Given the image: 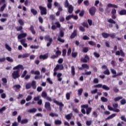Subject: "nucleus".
Returning a JSON list of instances; mask_svg holds the SVG:
<instances>
[{"instance_id": "nucleus-1", "label": "nucleus", "mask_w": 126, "mask_h": 126, "mask_svg": "<svg viewBox=\"0 0 126 126\" xmlns=\"http://www.w3.org/2000/svg\"><path fill=\"white\" fill-rule=\"evenodd\" d=\"M14 71L13 73H12V76L13 79H16L17 78H19V77H20V69L22 70H24V67L22 64H18V65L15 66L13 68Z\"/></svg>"}, {"instance_id": "nucleus-2", "label": "nucleus", "mask_w": 126, "mask_h": 126, "mask_svg": "<svg viewBox=\"0 0 126 126\" xmlns=\"http://www.w3.org/2000/svg\"><path fill=\"white\" fill-rule=\"evenodd\" d=\"M64 6L66 8H67L68 12H69V13H72V11H73V6L69 4L67 0L65 2Z\"/></svg>"}, {"instance_id": "nucleus-3", "label": "nucleus", "mask_w": 126, "mask_h": 126, "mask_svg": "<svg viewBox=\"0 0 126 126\" xmlns=\"http://www.w3.org/2000/svg\"><path fill=\"white\" fill-rule=\"evenodd\" d=\"M59 69H60V70H63V64H58L56 65V67L54 69V76H56V75H57V71H58Z\"/></svg>"}, {"instance_id": "nucleus-4", "label": "nucleus", "mask_w": 126, "mask_h": 126, "mask_svg": "<svg viewBox=\"0 0 126 126\" xmlns=\"http://www.w3.org/2000/svg\"><path fill=\"white\" fill-rule=\"evenodd\" d=\"M63 36H64V33L63 32L61 31L58 36V41L61 42V43H64V40L62 39Z\"/></svg>"}, {"instance_id": "nucleus-5", "label": "nucleus", "mask_w": 126, "mask_h": 126, "mask_svg": "<svg viewBox=\"0 0 126 126\" xmlns=\"http://www.w3.org/2000/svg\"><path fill=\"white\" fill-rule=\"evenodd\" d=\"M39 8L41 10V15H46V14H47V9L46 8L40 6Z\"/></svg>"}, {"instance_id": "nucleus-6", "label": "nucleus", "mask_w": 126, "mask_h": 126, "mask_svg": "<svg viewBox=\"0 0 126 126\" xmlns=\"http://www.w3.org/2000/svg\"><path fill=\"white\" fill-rule=\"evenodd\" d=\"M44 107L47 111H52V108L51 107V103L49 102H46L45 103Z\"/></svg>"}, {"instance_id": "nucleus-7", "label": "nucleus", "mask_w": 126, "mask_h": 126, "mask_svg": "<svg viewBox=\"0 0 126 126\" xmlns=\"http://www.w3.org/2000/svg\"><path fill=\"white\" fill-rule=\"evenodd\" d=\"M90 14L91 15H94L95 14V12H96V8L95 7H93L90 9Z\"/></svg>"}, {"instance_id": "nucleus-8", "label": "nucleus", "mask_w": 126, "mask_h": 126, "mask_svg": "<svg viewBox=\"0 0 126 126\" xmlns=\"http://www.w3.org/2000/svg\"><path fill=\"white\" fill-rule=\"evenodd\" d=\"M107 107L108 110H109L110 111H113V112H115L116 113H119V112H120V109H114L110 105H108Z\"/></svg>"}, {"instance_id": "nucleus-9", "label": "nucleus", "mask_w": 126, "mask_h": 126, "mask_svg": "<svg viewBox=\"0 0 126 126\" xmlns=\"http://www.w3.org/2000/svg\"><path fill=\"white\" fill-rule=\"evenodd\" d=\"M81 62H83V63H87L88 61H89V57L88 56L86 55L84 58H82L81 59Z\"/></svg>"}, {"instance_id": "nucleus-10", "label": "nucleus", "mask_w": 126, "mask_h": 126, "mask_svg": "<svg viewBox=\"0 0 126 126\" xmlns=\"http://www.w3.org/2000/svg\"><path fill=\"white\" fill-rule=\"evenodd\" d=\"M27 36V34L26 33H21L18 36V39H22V38H25Z\"/></svg>"}, {"instance_id": "nucleus-11", "label": "nucleus", "mask_w": 126, "mask_h": 126, "mask_svg": "<svg viewBox=\"0 0 126 126\" xmlns=\"http://www.w3.org/2000/svg\"><path fill=\"white\" fill-rule=\"evenodd\" d=\"M45 40L46 41H49V42H53V39L50 37L49 35H46L44 37Z\"/></svg>"}, {"instance_id": "nucleus-12", "label": "nucleus", "mask_w": 126, "mask_h": 126, "mask_svg": "<svg viewBox=\"0 0 126 126\" xmlns=\"http://www.w3.org/2000/svg\"><path fill=\"white\" fill-rule=\"evenodd\" d=\"M107 7H113L114 8H118V6L112 3H108L107 4Z\"/></svg>"}, {"instance_id": "nucleus-13", "label": "nucleus", "mask_w": 126, "mask_h": 126, "mask_svg": "<svg viewBox=\"0 0 126 126\" xmlns=\"http://www.w3.org/2000/svg\"><path fill=\"white\" fill-rule=\"evenodd\" d=\"M101 35H102V37L105 38H107L108 37H110V34L106 33V32H103Z\"/></svg>"}, {"instance_id": "nucleus-14", "label": "nucleus", "mask_w": 126, "mask_h": 126, "mask_svg": "<svg viewBox=\"0 0 126 126\" xmlns=\"http://www.w3.org/2000/svg\"><path fill=\"white\" fill-rule=\"evenodd\" d=\"M39 59H42V60H46V59H48V54H45L44 55H40L39 56Z\"/></svg>"}, {"instance_id": "nucleus-15", "label": "nucleus", "mask_w": 126, "mask_h": 126, "mask_svg": "<svg viewBox=\"0 0 126 126\" xmlns=\"http://www.w3.org/2000/svg\"><path fill=\"white\" fill-rule=\"evenodd\" d=\"M5 7H6V4L4 3L2 6H1L0 8V12H2L3 10L5 9Z\"/></svg>"}, {"instance_id": "nucleus-16", "label": "nucleus", "mask_w": 126, "mask_h": 126, "mask_svg": "<svg viewBox=\"0 0 126 126\" xmlns=\"http://www.w3.org/2000/svg\"><path fill=\"white\" fill-rule=\"evenodd\" d=\"M72 117V113L69 114L68 115H65V118L66 120H69Z\"/></svg>"}, {"instance_id": "nucleus-17", "label": "nucleus", "mask_w": 126, "mask_h": 126, "mask_svg": "<svg viewBox=\"0 0 126 126\" xmlns=\"http://www.w3.org/2000/svg\"><path fill=\"white\" fill-rule=\"evenodd\" d=\"M41 96L42 97V98L45 99L48 96L47 93H46V92H42L41 94Z\"/></svg>"}, {"instance_id": "nucleus-18", "label": "nucleus", "mask_w": 126, "mask_h": 126, "mask_svg": "<svg viewBox=\"0 0 126 126\" xmlns=\"http://www.w3.org/2000/svg\"><path fill=\"white\" fill-rule=\"evenodd\" d=\"M54 103L59 106H61V107H63V104L62 102H60L57 100H54Z\"/></svg>"}, {"instance_id": "nucleus-19", "label": "nucleus", "mask_w": 126, "mask_h": 126, "mask_svg": "<svg viewBox=\"0 0 126 126\" xmlns=\"http://www.w3.org/2000/svg\"><path fill=\"white\" fill-rule=\"evenodd\" d=\"M77 33H76V31L75 30L72 33V34L70 36L71 39H73L75 36H76Z\"/></svg>"}, {"instance_id": "nucleus-20", "label": "nucleus", "mask_w": 126, "mask_h": 126, "mask_svg": "<svg viewBox=\"0 0 126 126\" xmlns=\"http://www.w3.org/2000/svg\"><path fill=\"white\" fill-rule=\"evenodd\" d=\"M103 85L101 84H98L94 86V88H102Z\"/></svg>"}, {"instance_id": "nucleus-21", "label": "nucleus", "mask_w": 126, "mask_h": 126, "mask_svg": "<svg viewBox=\"0 0 126 126\" xmlns=\"http://www.w3.org/2000/svg\"><path fill=\"white\" fill-rule=\"evenodd\" d=\"M91 111H92V108L88 107V108H87V109H86V114H87V115H88L90 113H91Z\"/></svg>"}, {"instance_id": "nucleus-22", "label": "nucleus", "mask_w": 126, "mask_h": 126, "mask_svg": "<svg viewBox=\"0 0 126 126\" xmlns=\"http://www.w3.org/2000/svg\"><path fill=\"white\" fill-rule=\"evenodd\" d=\"M28 123V119H23L21 121V125H24L25 124H27Z\"/></svg>"}, {"instance_id": "nucleus-23", "label": "nucleus", "mask_w": 126, "mask_h": 126, "mask_svg": "<svg viewBox=\"0 0 126 126\" xmlns=\"http://www.w3.org/2000/svg\"><path fill=\"white\" fill-rule=\"evenodd\" d=\"M5 46L6 50H8L9 51V52H11V50H12L11 47H10V46H9V45H8V44H5Z\"/></svg>"}, {"instance_id": "nucleus-24", "label": "nucleus", "mask_w": 126, "mask_h": 126, "mask_svg": "<svg viewBox=\"0 0 126 126\" xmlns=\"http://www.w3.org/2000/svg\"><path fill=\"white\" fill-rule=\"evenodd\" d=\"M119 14H120V15H125V14H126V10L123 9V10H121Z\"/></svg>"}, {"instance_id": "nucleus-25", "label": "nucleus", "mask_w": 126, "mask_h": 126, "mask_svg": "<svg viewBox=\"0 0 126 126\" xmlns=\"http://www.w3.org/2000/svg\"><path fill=\"white\" fill-rule=\"evenodd\" d=\"M115 117H116V114H113L110 116H109L107 118H106V120H111V119H113V118H115Z\"/></svg>"}, {"instance_id": "nucleus-26", "label": "nucleus", "mask_w": 126, "mask_h": 126, "mask_svg": "<svg viewBox=\"0 0 126 126\" xmlns=\"http://www.w3.org/2000/svg\"><path fill=\"white\" fill-rule=\"evenodd\" d=\"M70 94H71V92L66 94V99L67 100H69V99H70Z\"/></svg>"}, {"instance_id": "nucleus-27", "label": "nucleus", "mask_w": 126, "mask_h": 126, "mask_svg": "<svg viewBox=\"0 0 126 126\" xmlns=\"http://www.w3.org/2000/svg\"><path fill=\"white\" fill-rule=\"evenodd\" d=\"M75 68L74 66H71V73L72 75H75Z\"/></svg>"}, {"instance_id": "nucleus-28", "label": "nucleus", "mask_w": 126, "mask_h": 126, "mask_svg": "<svg viewBox=\"0 0 126 126\" xmlns=\"http://www.w3.org/2000/svg\"><path fill=\"white\" fill-rule=\"evenodd\" d=\"M102 89H104V90L108 91L110 90V88L107 86V85H102Z\"/></svg>"}, {"instance_id": "nucleus-29", "label": "nucleus", "mask_w": 126, "mask_h": 126, "mask_svg": "<svg viewBox=\"0 0 126 126\" xmlns=\"http://www.w3.org/2000/svg\"><path fill=\"white\" fill-rule=\"evenodd\" d=\"M31 86H32V83H28L26 85V88L27 89H30L31 88Z\"/></svg>"}, {"instance_id": "nucleus-30", "label": "nucleus", "mask_w": 126, "mask_h": 126, "mask_svg": "<svg viewBox=\"0 0 126 126\" xmlns=\"http://www.w3.org/2000/svg\"><path fill=\"white\" fill-rule=\"evenodd\" d=\"M42 77H43V75H36L34 77V79L37 80V79H41V78H42Z\"/></svg>"}, {"instance_id": "nucleus-31", "label": "nucleus", "mask_w": 126, "mask_h": 126, "mask_svg": "<svg viewBox=\"0 0 126 126\" xmlns=\"http://www.w3.org/2000/svg\"><path fill=\"white\" fill-rule=\"evenodd\" d=\"M78 95L81 96V94H82V92H83V89L82 88H81L78 90Z\"/></svg>"}, {"instance_id": "nucleus-32", "label": "nucleus", "mask_w": 126, "mask_h": 126, "mask_svg": "<svg viewBox=\"0 0 126 126\" xmlns=\"http://www.w3.org/2000/svg\"><path fill=\"white\" fill-rule=\"evenodd\" d=\"M32 87L33 88V89H36V81H33L32 82Z\"/></svg>"}, {"instance_id": "nucleus-33", "label": "nucleus", "mask_w": 126, "mask_h": 126, "mask_svg": "<svg viewBox=\"0 0 126 126\" xmlns=\"http://www.w3.org/2000/svg\"><path fill=\"white\" fill-rule=\"evenodd\" d=\"M103 73L106 75H110V70H109V69H107L105 71L103 72Z\"/></svg>"}, {"instance_id": "nucleus-34", "label": "nucleus", "mask_w": 126, "mask_h": 126, "mask_svg": "<svg viewBox=\"0 0 126 126\" xmlns=\"http://www.w3.org/2000/svg\"><path fill=\"white\" fill-rule=\"evenodd\" d=\"M98 92V89H95L94 90L91 91V93L92 94H96Z\"/></svg>"}, {"instance_id": "nucleus-35", "label": "nucleus", "mask_w": 126, "mask_h": 126, "mask_svg": "<svg viewBox=\"0 0 126 126\" xmlns=\"http://www.w3.org/2000/svg\"><path fill=\"white\" fill-rule=\"evenodd\" d=\"M55 125H62V121L59 120H55Z\"/></svg>"}, {"instance_id": "nucleus-36", "label": "nucleus", "mask_w": 126, "mask_h": 126, "mask_svg": "<svg viewBox=\"0 0 126 126\" xmlns=\"http://www.w3.org/2000/svg\"><path fill=\"white\" fill-rule=\"evenodd\" d=\"M18 23H19L20 25H21V26H23V25H24V22H23L22 19H19Z\"/></svg>"}, {"instance_id": "nucleus-37", "label": "nucleus", "mask_w": 126, "mask_h": 126, "mask_svg": "<svg viewBox=\"0 0 126 126\" xmlns=\"http://www.w3.org/2000/svg\"><path fill=\"white\" fill-rule=\"evenodd\" d=\"M82 66L83 68H86V69H89V66L87 64H83Z\"/></svg>"}, {"instance_id": "nucleus-38", "label": "nucleus", "mask_w": 126, "mask_h": 126, "mask_svg": "<svg viewBox=\"0 0 126 126\" xmlns=\"http://www.w3.org/2000/svg\"><path fill=\"white\" fill-rule=\"evenodd\" d=\"M32 73H33V74H35V75H40V71L36 70L35 71H32Z\"/></svg>"}, {"instance_id": "nucleus-39", "label": "nucleus", "mask_w": 126, "mask_h": 126, "mask_svg": "<svg viewBox=\"0 0 126 126\" xmlns=\"http://www.w3.org/2000/svg\"><path fill=\"white\" fill-rule=\"evenodd\" d=\"M26 74H27V71L25 70L21 75V78H23L25 77V76H26Z\"/></svg>"}, {"instance_id": "nucleus-40", "label": "nucleus", "mask_w": 126, "mask_h": 126, "mask_svg": "<svg viewBox=\"0 0 126 126\" xmlns=\"http://www.w3.org/2000/svg\"><path fill=\"white\" fill-rule=\"evenodd\" d=\"M109 23H112V24H116V22L112 19H110L108 20Z\"/></svg>"}, {"instance_id": "nucleus-41", "label": "nucleus", "mask_w": 126, "mask_h": 126, "mask_svg": "<svg viewBox=\"0 0 126 126\" xmlns=\"http://www.w3.org/2000/svg\"><path fill=\"white\" fill-rule=\"evenodd\" d=\"M121 99H123L122 96H119V97H115L114 98V101L115 102H117V101H120V100H121Z\"/></svg>"}, {"instance_id": "nucleus-42", "label": "nucleus", "mask_w": 126, "mask_h": 126, "mask_svg": "<svg viewBox=\"0 0 126 126\" xmlns=\"http://www.w3.org/2000/svg\"><path fill=\"white\" fill-rule=\"evenodd\" d=\"M88 43L89 45H91V46H95L96 45V43L92 41H89Z\"/></svg>"}, {"instance_id": "nucleus-43", "label": "nucleus", "mask_w": 126, "mask_h": 126, "mask_svg": "<svg viewBox=\"0 0 126 126\" xmlns=\"http://www.w3.org/2000/svg\"><path fill=\"white\" fill-rule=\"evenodd\" d=\"M72 58H76L77 56V52H72L71 53Z\"/></svg>"}, {"instance_id": "nucleus-44", "label": "nucleus", "mask_w": 126, "mask_h": 126, "mask_svg": "<svg viewBox=\"0 0 126 126\" xmlns=\"http://www.w3.org/2000/svg\"><path fill=\"white\" fill-rule=\"evenodd\" d=\"M30 56V54L26 53L23 55V59H25V58H28Z\"/></svg>"}, {"instance_id": "nucleus-45", "label": "nucleus", "mask_w": 126, "mask_h": 126, "mask_svg": "<svg viewBox=\"0 0 126 126\" xmlns=\"http://www.w3.org/2000/svg\"><path fill=\"white\" fill-rule=\"evenodd\" d=\"M101 100L102 102H107L108 101V99H107L105 97H101Z\"/></svg>"}, {"instance_id": "nucleus-46", "label": "nucleus", "mask_w": 126, "mask_h": 126, "mask_svg": "<svg viewBox=\"0 0 126 126\" xmlns=\"http://www.w3.org/2000/svg\"><path fill=\"white\" fill-rule=\"evenodd\" d=\"M94 55L95 58H100V54H99V53H97V52H94Z\"/></svg>"}, {"instance_id": "nucleus-47", "label": "nucleus", "mask_w": 126, "mask_h": 126, "mask_svg": "<svg viewBox=\"0 0 126 126\" xmlns=\"http://www.w3.org/2000/svg\"><path fill=\"white\" fill-rule=\"evenodd\" d=\"M120 55H121V57H123V58H125V57L126 56V55L125 54V53L122 50H120Z\"/></svg>"}, {"instance_id": "nucleus-48", "label": "nucleus", "mask_w": 126, "mask_h": 126, "mask_svg": "<svg viewBox=\"0 0 126 126\" xmlns=\"http://www.w3.org/2000/svg\"><path fill=\"white\" fill-rule=\"evenodd\" d=\"M88 107L89 105L88 104L82 105L81 106V107L83 109H88Z\"/></svg>"}, {"instance_id": "nucleus-49", "label": "nucleus", "mask_w": 126, "mask_h": 126, "mask_svg": "<svg viewBox=\"0 0 126 126\" xmlns=\"http://www.w3.org/2000/svg\"><path fill=\"white\" fill-rule=\"evenodd\" d=\"M6 60L9 62L10 63H13V60L12 59H10V57H6Z\"/></svg>"}, {"instance_id": "nucleus-50", "label": "nucleus", "mask_w": 126, "mask_h": 126, "mask_svg": "<svg viewBox=\"0 0 126 126\" xmlns=\"http://www.w3.org/2000/svg\"><path fill=\"white\" fill-rule=\"evenodd\" d=\"M91 124H92V121H86V125L87 126H91Z\"/></svg>"}, {"instance_id": "nucleus-51", "label": "nucleus", "mask_w": 126, "mask_h": 126, "mask_svg": "<svg viewBox=\"0 0 126 126\" xmlns=\"http://www.w3.org/2000/svg\"><path fill=\"white\" fill-rule=\"evenodd\" d=\"M73 16V15H68L65 18V19L67 20V21H68V20H69V19H70Z\"/></svg>"}, {"instance_id": "nucleus-52", "label": "nucleus", "mask_w": 126, "mask_h": 126, "mask_svg": "<svg viewBox=\"0 0 126 126\" xmlns=\"http://www.w3.org/2000/svg\"><path fill=\"white\" fill-rule=\"evenodd\" d=\"M83 52L84 53H87L88 52V47H85L83 49Z\"/></svg>"}, {"instance_id": "nucleus-53", "label": "nucleus", "mask_w": 126, "mask_h": 126, "mask_svg": "<svg viewBox=\"0 0 126 126\" xmlns=\"http://www.w3.org/2000/svg\"><path fill=\"white\" fill-rule=\"evenodd\" d=\"M121 103L122 105H125V104H126V100L125 99H123L121 101Z\"/></svg>"}, {"instance_id": "nucleus-54", "label": "nucleus", "mask_w": 126, "mask_h": 126, "mask_svg": "<svg viewBox=\"0 0 126 126\" xmlns=\"http://www.w3.org/2000/svg\"><path fill=\"white\" fill-rule=\"evenodd\" d=\"M31 99H32V97L30 95H28V97L26 98V100L27 102H28V101H30Z\"/></svg>"}, {"instance_id": "nucleus-55", "label": "nucleus", "mask_w": 126, "mask_h": 126, "mask_svg": "<svg viewBox=\"0 0 126 126\" xmlns=\"http://www.w3.org/2000/svg\"><path fill=\"white\" fill-rule=\"evenodd\" d=\"M32 14H33V15H36V14H37V10L32 9Z\"/></svg>"}, {"instance_id": "nucleus-56", "label": "nucleus", "mask_w": 126, "mask_h": 126, "mask_svg": "<svg viewBox=\"0 0 126 126\" xmlns=\"http://www.w3.org/2000/svg\"><path fill=\"white\" fill-rule=\"evenodd\" d=\"M1 80L3 83H7V79H6V78H2Z\"/></svg>"}, {"instance_id": "nucleus-57", "label": "nucleus", "mask_w": 126, "mask_h": 126, "mask_svg": "<svg viewBox=\"0 0 126 126\" xmlns=\"http://www.w3.org/2000/svg\"><path fill=\"white\" fill-rule=\"evenodd\" d=\"M17 121L18 123H21V116H20V115L18 116Z\"/></svg>"}, {"instance_id": "nucleus-58", "label": "nucleus", "mask_w": 126, "mask_h": 126, "mask_svg": "<svg viewBox=\"0 0 126 126\" xmlns=\"http://www.w3.org/2000/svg\"><path fill=\"white\" fill-rule=\"evenodd\" d=\"M47 7L49 9H51V8H52V3H47Z\"/></svg>"}, {"instance_id": "nucleus-59", "label": "nucleus", "mask_w": 126, "mask_h": 126, "mask_svg": "<svg viewBox=\"0 0 126 126\" xmlns=\"http://www.w3.org/2000/svg\"><path fill=\"white\" fill-rule=\"evenodd\" d=\"M94 82L95 84L99 83V79L98 78H94Z\"/></svg>"}, {"instance_id": "nucleus-60", "label": "nucleus", "mask_w": 126, "mask_h": 126, "mask_svg": "<svg viewBox=\"0 0 126 126\" xmlns=\"http://www.w3.org/2000/svg\"><path fill=\"white\" fill-rule=\"evenodd\" d=\"M47 80L48 82H49V84H53V81L52 80H51V78H48L47 79Z\"/></svg>"}, {"instance_id": "nucleus-61", "label": "nucleus", "mask_w": 126, "mask_h": 126, "mask_svg": "<svg viewBox=\"0 0 126 126\" xmlns=\"http://www.w3.org/2000/svg\"><path fill=\"white\" fill-rule=\"evenodd\" d=\"M47 101H49V102H52V98L50 96H47L45 98Z\"/></svg>"}, {"instance_id": "nucleus-62", "label": "nucleus", "mask_w": 126, "mask_h": 126, "mask_svg": "<svg viewBox=\"0 0 126 126\" xmlns=\"http://www.w3.org/2000/svg\"><path fill=\"white\" fill-rule=\"evenodd\" d=\"M19 124H18V123L15 122L13 123H12V125L11 126H18Z\"/></svg>"}, {"instance_id": "nucleus-63", "label": "nucleus", "mask_w": 126, "mask_h": 126, "mask_svg": "<svg viewBox=\"0 0 126 126\" xmlns=\"http://www.w3.org/2000/svg\"><path fill=\"white\" fill-rule=\"evenodd\" d=\"M14 87H15L16 89H19L20 88H21L20 85H15Z\"/></svg>"}, {"instance_id": "nucleus-64", "label": "nucleus", "mask_w": 126, "mask_h": 126, "mask_svg": "<svg viewBox=\"0 0 126 126\" xmlns=\"http://www.w3.org/2000/svg\"><path fill=\"white\" fill-rule=\"evenodd\" d=\"M118 105L117 103H114L113 104V107H114V109H117V108L118 107Z\"/></svg>"}]
</instances>
